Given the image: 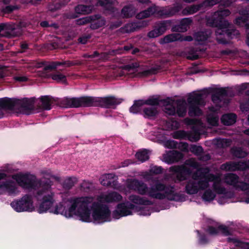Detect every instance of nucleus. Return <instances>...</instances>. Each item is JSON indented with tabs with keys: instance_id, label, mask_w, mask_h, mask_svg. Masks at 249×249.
I'll return each mask as SVG.
<instances>
[{
	"instance_id": "nucleus-1",
	"label": "nucleus",
	"mask_w": 249,
	"mask_h": 249,
	"mask_svg": "<svg viewBox=\"0 0 249 249\" xmlns=\"http://www.w3.org/2000/svg\"><path fill=\"white\" fill-rule=\"evenodd\" d=\"M77 212L80 219L85 222L93 221L96 224H102L111 221V212L106 204L94 201L93 197H81V204Z\"/></svg>"
},
{
	"instance_id": "nucleus-2",
	"label": "nucleus",
	"mask_w": 249,
	"mask_h": 249,
	"mask_svg": "<svg viewBox=\"0 0 249 249\" xmlns=\"http://www.w3.org/2000/svg\"><path fill=\"white\" fill-rule=\"evenodd\" d=\"M230 14L231 12L228 9H218L214 13L212 18L207 20L208 25L217 28L215 31V35L216 40L219 44H228L230 40L237 38L240 35L238 30L228 28L229 23L225 18Z\"/></svg>"
},
{
	"instance_id": "nucleus-3",
	"label": "nucleus",
	"mask_w": 249,
	"mask_h": 249,
	"mask_svg": "<svg viewBox=\"0 0 249 249\" xmlns=\"http://www.w3.org/2000/svg\"><path fill=\"white\" fill-rule=\"evenodd\" d=\"M148 196L156 199L165 198L171 201L181 202L184 200L183 194L176 192L173 186H166L160 182H157L149 188Z\"/></svg>"
},
{
	"instance_id": "nucleus-4",
	"label": "nucleus",
	"mask_w": 249,
	"mask_h": 249,
	"mask_svg": "<svg viewBox=\"0 0 249 249\" xmlns=\"http://www.w3.org/2000/svg\"><path fill=\"white\" fill-rule=\"evenodd\" d=\"M98 97L85 96L79 98L65 97L60 104L64 107H98Z\"/></svg>"
},
{
	"instance_id": "nucleus-5",
	"label": "nucleus",
	"mask_w": 249,
	"mask_h": 249,
	"mask_svg": "<svg viewBox=\"0 0 249 249\" xmlns=\"http://www.w3.org/2000/svg\"><path fill=\"white\" fill-rule=\"evenodd\" d=\"M71 204L67 208L62 203L56 205L54 210H51L50 212L56 214H60L66 217H71L73 215L78 216L77 210L81 204V197H75L70 200Z\"/></svg>"
},
{
	"instance_id": "nucleus-6",
	"label": "nucleus",
	"mask_w": 249,
	"mask_h": 249,
	"mask_svg": "<svg viewBox=\"0 0 249 249\" xmlns=\"http://www.w3.org/2000/svg\"><path fill=\"white\" fill-rule=\"evenodd\" d=\"M11 206L17 212H32L34 209L32 197L26 194L20 199L15 200L11 202Z\"/></svg>"
},
{
	"instance_id": "nucleus-7",
	"label": "nucleus",
	"mask_w": 249,
	"mask_h": 249,
	"mask_svg": "<svg viewBox=\"0 0 249 249\" xmlns=\"http://www.w3.org/2000/svg\"><path fill=\"white\" fill-rule=\"evenodd\" d=\"M14 178L18 184L24 189H35L38 187V182L35 176L30 174H18Z\"/></svg>"
},
{
	"instance_id": "nucleus-8",
	"label": "nucleus",
	"mask_w": 249,
	"mask_h": 249,
	"mask_svg": "<svg viewBox=\"0 0 249 249\" xmlns=\"http://www.w3.org/2000/svg\"><path fill=\"white\" fill-rule=\"evenodd\" d=\"M35 98L30 99L24 98L22 99L16 98H10V110H13L14 108H22L26 111L27 114H30L35 109L34 103Z\"/></svg>"
},
{
	"instance_id": "nucleus-9",
	"label": "nucleus",
	"mask_w": 249,
	"mask_h": 249,
	"mask_svg": "<svg viewBox=\"0 0 249 249\" xmlns=\"http://www.w3.org/2000/svg\"><path fill=\"white\" fill-rule=\"evenodd\" d=\"M173 21L171 20H165L157 22L154 29L149 31L147 36L150 38L157 37L163 35L167 30L169 29L172 25Z\"/></svg>"
},
{
	"instance_id": "nucleus-10",
	"label": "nucleus",
	"mask_w": 249,
	"mask_h": 249,
	"mask_svg": "<svg viewBox=\"0 0 249 249\" xmlns=\"http://www.w3.org/2000/svg\"><path fill=\"white\" fill-rule=\"evenodd\" d=\"M224 180L226 184L232 186L236 190L241 191L249 190V183L240 181L239 176L235 174H226Z\"/></svg>"
},
{
	"instance_id": "nucleus-11",
	"label": "nucleus",
	"mask_w": 249,
	"mask_h": 249,
	"mask_svg": "<svg viewBox=\"0 0 249 249\" xmlns=\"http://www.w3.org/2000/svg\"><path fill=\"white\" fill-rule=\"evenodd\" d=\"M22 34L20 28L15 27L7 23L0 24V37L8 38L19 36Z\"/></svg>"
},
{
	"instance_id": "nucleus-12",
	"label": "nucleus",
	"mask_w": 249,
	"mask_h": 249,
	"mask_svg": "<svg viewBox=\"0 0 249 249\" xmlns=\"http://www.w3.org/2000/svg\"><path fill=\"white\" fill-rule=\"evenodd\" d=\"M170 171L173 173L177 179L179 181L186 180L192 175L191 169L184 165L171 166Z\"/></svg>"
},
{
	"instance_id": "nucleus-13",
	"label": "nucleus",
	"mask_w": 249,
	"mask_h": 249,
	"mask_svg": "<svg viewBox=\"0 0 249 249\" xmlns=\"http://www.w3.org/2000/svg\"><path fill=\"white\" fill-rule=\"evenodd\" d=\"M127 186L130 190H134L141 195H148L150 188L142 181L136 179H130L128 181Z\"/></svg>"
},
{
	"instance_id": "nucleus-14",
	"label": "nucleus",
	"mask_w": 249,
	"mask_h": 249,
	"mask_svg": "<svg viewBox=\"0 0 249 249\" xmlns=\"http://www.w3.org/2000/svg\"><path fill=\"white\" fill-rule=\"evenodd\" d=\"M122 99L116 98L113 96L99 97L98 107L106 108L115 109L116 106L122 103Z\"/></svg>"
},
{
	"instance_id": "nucleus-15",
	"label": "nucleus",
	"mask_w": 249,
	"mask_h": 249,
	"mask_svg": "<svg viewBox=\"0 0 249 249\" xmlns=\"http://www.w3.org/2000/svg\"><path fill=\"white\" fill-rule=\"evenodd\" d=\"M182 9V6L179 3H176L172 6H167L162 7L160 9L158 10L156 13L158 15L165 17H170L179 14V12Z\"/></svg>"
},
{
	"instance_id": "nucleus-16",
	"label": "nucleus",
	"mask_w": 249,
	"mask_h": 249,
	"mask_svg": "<svg viewBox=\"0 0 249 249\" xmlns=\"http://www.w3.org/2000/svg\"><path fill=\"white\" fill-rule=\"evenodd\" d=\"M17 189L16 182L12 179L6 180L0 183L1 194H7L9 196L15 195L16 194Z\"/></svg>"
},
{
	"instance_id": "nucleus-17",
	"label": "nucleus",
	"mask_w": 249,
	"mask_h": 249,
	"mask_svg": "<svg viewBox=\"0 0 249 249\" xmlns=\"http://www.w3.org/2000/svg\"><path fill=\"white\" fill-rule=\"evenodd\" d=\"M53 195L52 193L48 194L43 196L42 202L40 204L37 209L39 213L46 212L48 210H52L51 207L54 203Z\"/></svg>"
},
{
	"instance_id": "nucleus-18",
	"label": "nucleus",
	"mask_w": 249,
	"mask_h": 249,
	"mask_svg": "<svg viewBox=\"0 0 249 249\" xmlns=\"http://www.w3.org/2000/svg\"><path fill=\"white\" fill-rule=\"evenodd\" d=\"M205 94L206 92L204 91L200 93L194 91L192 93H190L187 98L188 104L204 106L205 105V102L204 99V95Z\"/></svg>"
},
{
	"instance_id": "nucleus-19",
	"label": "nucleus",
	"mask_w": 249,
	"mask_h": 249,
	"mask_svg": "<svg viewBox=\"0 0 249 249\" xmlns=\"http://www.w3.org/2000/svg\"><path fill=\"white\" fill-rule=\"evenodd\" d=\"M81 64V62L79 61H63L62 62L54 61L47 65L44 67L45 71L53 70L55 69L58 66H65L68 67L72 66H79Z\"/></svg>"
},
{
	"instance_id": "nucleus-20",
	"label": "nucleus",
	"mask_w": 249,
	"mask_h": 249,
	"mask_svg": "<svg viewBox=\"0 0 249 249\" xmlns=\"http://www.w3.org/2000/svg\"><path fill=\"white\" fill-rule=\"evenodd\" d=\"M239 14L240 16L235 18L234 23L238 26L249 29V13L244 10L240 11Z\"/></svg>"
},
{
	"instance_id": "nucleus-21",
	"label": "nucleus",
	"mask_w": 249,
	"mask_h": 249,
	"mask_svg": "<svg viewBox=\"0 0 249 249\" xmlns=\"http://www.w3.org/2000/svg\"><path fill=\"white\" fill-rule=\"evenodd\" d=\"M116 2V0H98L96 4L101 6L105 11L112 14L117 10L115 7Z\"/></svg>"
},
{
	"instance_id": "nucleus-22",
	"label": "nucleus",
	"mask_w": 249,
	"mask_h": 249,
	"mask_svg": "<svg viewBox=\"0 0 249 249\" xmlns=\"http://www.w3.org/2000/svg\"><path fill=\"white\" fill-rule=\"evenodd\" d=\"M91 19L90 27L93 30L103 27L106 23L105 18L99 14L91 16Z\"/></svg>"
},
{
	"instance_id": "nucleus-23",
	"label": "nucleus",
	"mask_w": 249,
	"mask_h": 249,
	"mask_svg": "<svg viewBox=\"0 0 249 249\" xmlns=\"http://www.w3.org/2000/svg\"><path fill=\"white\" fill-rule=\"evenodd\" d=\"M216 177L214 174L208 173L205 177L196 181L198 191L204 190L207 188L209 185V182L214 181Z\"/></svg>"
},
{
	"instance_id": "nucleus-24",
	"label": "nucleus",
	"mask_w": 249,
	"mask_h": 249,
	"mask_svg": "<svg viewBox=\"0 0 249 249\" xmlns=\"http://www.w3.org/2000/svg\"><path fill=\"white\" fill-rule=\"evenodd\" d=\"M135 207V205L129 202L121 203L117 206V209L120 210L124 216L131 214V210L134 209Z\"/></svg>"
},
{
	"instance_id": "nucleus-25",
	"label": "nucleus",
	"mask_w": 249,
	"mask_h": 249,
	"mask_svg": "<svg viewBox=\"0 0 249 249\" xmlns=\"http://www.w3.org/2000/svg\"><path fill=\"white\" fill-rule=\"evenodd\" d=\"M183 157V154L181 152L173 150L168 153L164 159L166 162L171 164L179 161Z\"/></svg>"
},
{
	"instance_id": "nucleus-26",
	"label": "nucleus",
	"mask_w": 249,
	"mask_h": 249,
	"mask_svg": "<svg viewBox=\"0 0 249 249\" xmlns=\"http://www.w3.org/2000/svg\"><path fill=\"white\" fill-rule=\"evenodd\" d=\"M228 96V91L225 88L216 89L212 95V100L214 103L221 102L222 98Z\"/></svg>"
},
{
	"instance_id": "nucleus-27",
	"label": "nucleus",
	"mask_w": 249,
	"mask_h": 249,
	"mask_svg": "<svg viewBox=\"0 0 249 249\" xmlns=\"http://www.w3.org/2000/svg\"><path fill=\"white\" fill-rule=\"evenodd\" d=\"M100 198L105 202L111 203L121 201L122 199V196L117 192H112L107 194L101 196Z\"/></svg>"
},
{
	"instance_id": "nucleus-28",
	"label": "nucleus",
	"mask_w": 249,
	"mask_h": 249,
	"mask_svg": "<svg viewBox=\"0 0 249 249\" xmlns=\"http://www.w3.org/2000/svg\"><path fill=\"white\" fill-rule=\"evenodd\" d=\"M38 186H40L41 189L37 192L38 196L43 195L46 191L49 190L52 185L53 182L49 178H43L39 181L38 180Z\"/></svg>"
},
{
	"instance_id": "nucleus-29",
	"label": "nucleus",
	"mask_w": 249,
	"mask_h": 249,
	"mask_svg": "<svg viewBox=\"0 0 249 249\" xmlns=\"http://www.w3.org/2000/svg\"><path fill=\"white\" fill-rule=\"evenodd\" d=\"M136 9L132 3L124 5L121 10V14L124 18H128L133 17L136 14Z\"/></svg>"
},
{
	"instance_id": "nucleus-30",
	"label": "nucleus",
	"mask_w": 249,
	"mask_h": 249,
	"mask_svg": "<svg viewBox=\"0 0 249 249\" xmlns=\"http://www.w3.org/2000/svg\"><path fill=\"white\" fill-rule=\"evenodd\" d=\"M129 200L132 203L142 205H152L153 202L145 197H142L137 195H130L128 197Z\"/></svg>"
},
{
	"instance_id": "nucleus-31",
	"label": "nucleus",
	"mask_w": 249,
	"mask_h": 249,
	"mask_svg": "<svg viewBox=\"0 0 249 249\" xmlns=\"http://www.w3.org/2000/svg\"><path fill=\"white\" fill-rule=\"evenodd\" d=\"M94 9L93 4H78L75 7V11L78 14L86 15L90 13Z\"/></svg>"
},
{
	"instance_id": "nucleus-32",
	"label": "nucleus",
	"mask_w": 249,
	"mask_h": 249,
	"mask_svg": "<svg viewBox=\"0 0 249 249\" xmlns=\"http://www.w3.org/2000/svg\"><path fill=\"white\" fill-rule=\"evenodd\" d=\"M237 119L235 114L230 113L223 114L221 118V122L225 125L230 126L234 124Z\"/></svg>"
},
{
	"instance_id": "nucleus-33",
	"label": "nucleus",
	"mask_w": 249,
	"mask_h": 249,
	"mask_svg": "<svg viewBox=\"0 0 249 249\" xmlns=\"http://www.w3.org/2000/svg\"><path fill=\"white\" fill-rule=\"evenodd\" d=\"M40 100L41 102V108L45 110L51 109L52 105L54 101L53 97L48 95L41 96Z\"/></svg>"
},
{
	"instance_id": "nucleus-34",
	"label": "nucleus",
	"mask_w": 249,
	"mask_h": 249,
	"mask_svg": "<svg viewBox=\"0 0 249 249\" xmlns=\"http://www.w3.org/2000/svg\"><path fill=\"white\" fill-rule=\"evenodd\" d=\"M201 5H200L199 4L197 5H192L187 6L182 10L179 15L180 16H185L194 14L201 9Z\"/></svg>"
},
{
	"instance_id": "nucleus-35",
	"label": "nucleus",
	"mask_w": 249,
	"mask_h": 249,
	"mask_svg": "<svg viewBox=\"0 0 249 249\" xmlns=\"http://www.w3.org/2000/svg\"><path fill=\"white\" fill-rule=\"evenodd\" d=\"M157 11V7L156 6H150L146 9L140 12L137 15V18L139 19L147 18L156 13Z\"/></svg>"
},
{
	"instance_id": "nucleus-36",
	"label": "nucleus",
	"mask_w": 249,
	"mask_h": 249,
	"mask_svg": "<svg viewBox=\"0 0 249 249\" xmlns=\"http://www.w3.org/2000/svg\"><path fill=\"white\" fill-rule=\"evenodd\" d=\"M196 180H189L185 186V191L189 195H194L198 193V188Z\"/></svg>"
},
{
	"instance_id": "nucleus-37",
	"label": "nucleus",
	"mask_w": 249,
	"mask_h": 249,
	"mask_svg": "<svg viewBox=\"0 0 249 249\" xmlns=\"http://www.w3.org/2000/svg\"><path fill=\"white\" fill-rule=\"evenodd\" d=\"M158 114L157 108L155 107H144L142 110V114L145 118L151 119Z\"/></svg>"
},
{
	"instance_id": "nucleus-38",
	"label": "nucleus",
	"mask_w": 249,
	"mask_h": 249,
	"mask_svg": "<svg viewBox=\"0 0 249 249\" xmlns=\"http://www.w3.org/2000/svg\"><path fill=\"white\" fill-rule=\"evenodd\" d=\"M143 106V100H135L133 105L129 108V111L133 114H142Z\"/></svg>"
},
{
	"instance_id": "nucleus-39",
	"label": "nucleus",
	"mask_w": 249,
	"mask_h": 249,
	"mask_svg": "<svg viewBox=\"0 0 249 249\" xmlns=\"http://www.w3.org/2000/svg\"><path fill=\"white\" fill-rule=\"evenodd\" d=\"M232 155L238 159L245 158L248 155V153L241 147L234 146L231 149Z\"/></svg>"
},
{
	"instance_id": "nucleus-40",
	"label": "nucleus",
	"mask_w": 249,
	"mask_h": 249,
	"mask_svg": "<svg viewBox=\"0 0 249 249\" xmlns=\"http://www.w3.org/2000/svg\"><path fill=\"white\" fill-rule=\"evenodd\" d=\"M168 99H160L159 98H154L153 97L148 98L147 100H143V104L151 106H158L160 103H166L168 104Z\"/></svg>"
},
{
	"instance_id": "nucleus-41",
	"label": "nucleus",
	"mask_w": 249,
	"mask_h": 249,
	"mask_svg": "<svg viewBox=\"0 0 249 249\" xmlns=\"http://www.w3.org/2000/svg\"><path fill=\"white\" fill-rule=\"evenodd\" d=\"M176 108V114L180 117H183L186 114V103L184 100L178 101Z\"/></svg>"
},
{
	"instance_id": "nucleus-42",
	"label": "nucleus",
	"mask_w": 249,
	"mask_h": 249,
	"mask_svg": "<svg viewBox=\"0 0 249 249\" xmlns=\"http://www.w3.org/2000/svg\"><path fill=\"white\" fill-rule=\"evenodd\" d=\"M209 172L208 168H199L197 171L195 172L192 174V179L197 181L198 180L202 179L203 177H205Z\"/></svg>"
},
{
	"instance_id": "nucleus-43",
	"label": "nucleus",
	"mask_w": 249,
	"mask_h": 249,
	"mask_svg": "<svg viewBox=\"0 0 249 249\" xmlns=\"http://www.w3.org/2000/svg\"><path fill=\"white\" fill-rule=\"evenodd\" d=\"M181 36L179 33L172 34L165 36L161 40V43H168L177 40H182Z\"/></svg>"
},
{
	"instance_id": "nucleus-44",
	"label": "nucleus",
	"mask_w": 249,
	"mask_h": 249,
	"mask_svg": "<svg viewBox=\"0 0 249 249\" xmlns=\"http://www.w3.org/2000/svg\"><path fill=\"white\" fill-rule=\"evenodd\" d=\"M51 77L53 80L59 83L66 84L67 83L66 75L58 71H56L54 73L51 74Z\"/></svg>"
},
{
	"instance_id": "nucleus-45",
	"label": "nucleus",
	"mask_w": 249,
	"mask_h": 249,
	"mask_svg": "<svg viewBox=\"0 0 249 249\" xmlns=\"http://www.w3.org/2000/svg\"><path fill=\"white\" fill-rule=\"evenodd\" d=\"M188 114L190 117L200 116L202 111L199 108L200 105H189Z\"/></svg>"
},
{
	"instance_id": "nucleus-46",
	"label": "nucleus",
	"mask_w": 249,
	"mask_h": 249,
	"mask_svg": "<svg viewBox=\"0 0 249 249\" xmlns=\"http://www.w3.org/2000/svg\"><path fill=\"white\" fill-rule=\"evenodd\" d=\"M121 50L122 49L111 50L107 52L102 53L100 54L99 59L104 61H107L110 59V56L120 54Z\"/></svg>"
},
{
	"instance_id": "nucleus-47",
	"label": "nucleus",
	"mask_w": 249,
	"mask_h": 249,
	"mask_svg": "<svg viewBox=\"0 0 249 249\" xmlns=\"http://www.w3.org/2000/svg\"><path fill=\"white\" fill-rule=\"evenodd\" d=\"M113 178V175L108 174L106 175L104 178L101 181L102 185L105 186H113L115 184L114 180H111Z\"/></svg>"
},
{
	"instance_id": "nucleus-48",
	"label": "nucleus",
	"mask_w": 249,
	"mask_h": 249,
	"mask_svg": "<svg viewBox=\"0 0 249 249\" xmlns=\"http://www.w3.org/2000/svg\"><path fill=\"white\" fill-rule=\"evenodd\" d=\"M159 68L152 67L149 69L139 72L138 73V74L139 76L141 77H147L149 75L156 74L159 71Z\"/></svg>"
},
{
	"instance_id": "nucleus-49",
	"label": "nucleus",
	"mask_w": 249,
	"mask_h": 249,
	"mask_svg": "<svg viewBox=\"0 0 249 249\" xmlns=\"http://www.w3.org/2000/svg\"><path fill=\"white\" fill-rule=\"evenodd\" d=\"M136 158L142 162L148 160L149 158L148 151L146 149H143L141 151H138L135 155Z\"/></svg>"
},
{
	"instance_id": "nucleus-50",
	"label": "nucleus",
	"mask_w": 249,
	"mask_h": 249,
	"mask_svg": "<svg viewBox=\"0 0 249 249\" xmlns=\"http://www.w3.org/2000/svg\"><path fill=\"white\" fill-rule=\"evenodd\" d=\"M62 6V3L59 1L55 0L49 3L48 9L49 11L53 12L60 9Z\"/></svg>"
},
{
	"instance_id": "nucleus-51",
	"label": "nucleus",
	"mask_w": 249,
	"mask_h": 249,
	"mask_svg": "<svg viewBox=\"0 0 249 249\" xmlns=\"http://www.w3.org/2000/svg\"><path fill=\"white\" fill-rule=\"evenodd\" d=\"M10 98L4 97L0 98V111L1 109L10 110Z\"/></svg>"
},
{
	"instance_id": "nucleus-52",
	"label": "nucleus",
	"mask_w": 249,
	"mask_h": 249,
	"mask_svg": "<svg viewBox=\"0 0 249 249\" xmlns=\"http://www.w3.org/2000/svg\"><path fill=\"white\" fill-rule=\"evenodd\" d=\"M195 39L198 42H203L207 40L209 35L207 31H199L195 35Z\"/></svg>"
},
{
	"instance_id": "nucleus-53",
	"label": "nucleus",
	"mask_w": 249,
	"mask_h": 249,
	"mask_svg": "<svg viewBox=\"0 0 249 249\" xmlns=\"http://www.w3.org/2000/svg\"><path fill=\"white\" fill-rule=\"evenodd\" d=\"M202 197L206 201H211L214 199L215 194L210 189H208L205 191Z\"/></svg>"
},
{
	"instance_id": "nucleus-54",
	"label": "nucleus",
	"mask_w": 249,
	"mask_h": 249,
	"mask_svg": "<svg viewBox=\"0 0 249 249\" xmlns=\"http://www.w3.org/2000/svg\"><path fill=\"white\" fill-rule=\"evenodd\" d=\"M77 182V179L75 178H69L66 179L63 183V187L65 189H71Z\"/></svg>"
},
{
	"instance_id": "nucleus-55",
	"label": "nucleus",
	"mask_w": 249,
	"mask_h": 249,
	"mask_svg": "<svg viewBox=\"0 0 249 249\" xmlns=\"http://www.w3.org/2000/svg\"><path fill=\"white\" fill-rule=\"evenodd\" d=\"M222 166L224 167V169L226 171H237V162H227L226 163L223 164Z\"/></svg>"
},
{
	"instance_id": "nucleus-56",
	"label": "nucleus",
	"mask_w": 249,
	"mask_h": 249,
	"mask_svg": "<svg viewBox=\"0 0 249 249\" xmlns=\"http://www.w3.org/2000/svg\"><path fill=\"white\" fill-rule=\"evenodd\" d=\"M92 184L86 180H84L83 182L80 184V189L82 191L88 193L91 190Z\"/></svg>"
},
{
	"instance_id": "nucleus-57",
	"label": "nucleus",
	"mask_w": 249,
	"mask_h": 249,
	"mask_svg": "<svg viewBox=\"0 0 249 249\" xmlns=\"http://www.w3.org/2000/svg\"><path fill=\"white\" fill-rule=\"evenodd\" d=\"M221 0H205L202 3H200L201 9L207 7H212L216 4L220 2Z\"/></svg>"
},
{
	"instance_id": "nucleus-58",
	"label": "nucleus",
	"mask_w": 249,
	"mask_h": 249,
	"mask_svg": "<svg viewBox=\"0 0 249 249\" xmlns=\"http://www.w3.org/2000/svg\"><path fill=\"white\" fill-rule=\"evenodd\" d=\"M196 232H197L198 236V244L199 245H206L208 243L209 240L204 233H201L199 231L197 230Z\"/></svg>"
},
{
	"instance_id": "nucleus-59",
	"label": "nucleus",
	"mask_w": 249,
	"mask_h": 249,
	"mask_svg": "<svg viewBox=\"0 0 249 249\" xmlns=\"http://www.w3.org/2000/svg\"><path fill=\"white\" fill-rule=\"evenodd\" d=\"M142 26L140 25L139 23L133 22L128 24L126 27V28H127V32H133L139 29Z\"/></svg>"
},
{
	"instance_id": "nucleus-60",
	"label": "nucleus",
	"mask_w": 249,
	"mask_h": 249,
	"mask_svg": "<svg viewBox=\"0 0 249 249\" xmlns=\"http://www.w3.org/2000/svg\"><path fill=\"white\" fill-rule=\"evenodd\" d=\"M165 146L169 149L179 148L180 146H178V142L174 140H167L165 143Z\"/></svg>"
},
{
	"instance_id": "nucleus-61",
	"label": "nucleus",
	"mask_w": 249,
	"mask_h": 249,
	"mask_svg": "<svg viewBox=\"0 0 249 249\" xmlns=\"http://www.w3.org/2000/svg\"><path fill=\"white\" fill-rule=\"evenodd\" d=\"M190 151L196 155H200L203 153V149L201 146L193 145L190 148Z\"/></svg>"
},
{
	"instance_id": "nucleus-62",
	"label": "nucleus",
	"mask_w": 249,
	"mask_h": 249,
	"mask_svg": "<svg viewBox=\"0 0 249 249\" xmlns=\"http://www.w3.org/2000/svg\"><path fill=\"white\" fill-rule=\"evenodd\" d=\"M192 22V19L191 18H182L179 24H180V26L182 28H184L186 29V31L187 30V28L189 27V26L191 24Z\"/></svg>"
},
{
	"instance_id": "nucleus-63",
	"label": "nucleus",
	"mask_w": 249,
	"mask_h": 249,
	"mask_svg": "<svg viewBox=\"0 0 249 249\" xmlns=\"http://www.w3.org/2000/svg\"><path fill=\"white\" fill-rule=\"evenodd\" d=\"M18 9V7L17 5H7L5 7L3 8L2 9V12L3 13L6 14H10L13 12L14 10H17Z\"/></svg>"
},
{
	"instance_id": "nucleus-64",
	"label": "nucleus",
	"mask_w": 249,
	"mask_h": 249,
	"mask_svg": "<svg viewBox=\"0 0 249 249\" xmlns=\"http://www.w3.org/2000/svg\"><path fill=\"white\" fill-rule=\"evenodd\" d=\"M237 171H245L249 169V163L246 161L237 162Z\"/></svg>"
}]
</instances>
